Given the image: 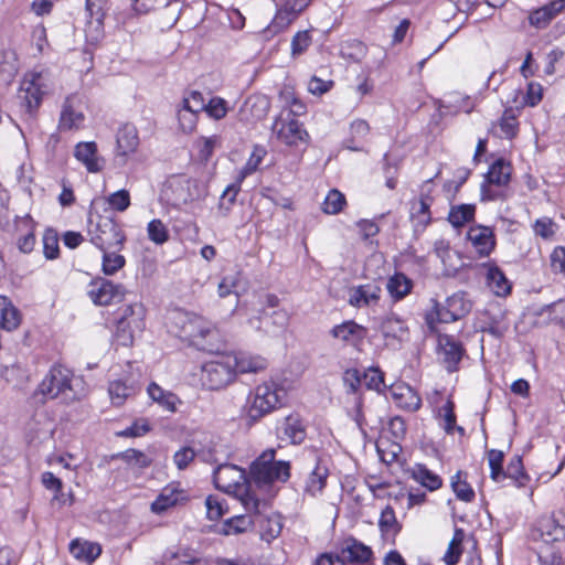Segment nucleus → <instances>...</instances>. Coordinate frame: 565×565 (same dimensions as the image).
Here are the masks:
<instances>
[{
	"instance_id": "nucleus-6",
	"label": "nucleus",
	"mask_w": 565,
	"mask_h": 565,
	"mask_svg": "<svg viewBox=\"0 0 565 565\" xmlns=\"http://www.w3.org/2000/svg\"><path fill=\"white\" fill-rule=\"evenodd\" d=\"M90 243L99 250L122 249L126 234L121 226L110 216L96 215L87 225Z\"/></svg>"
},
{
	"instance_id": "nucleus-43",
	"label": "nucleus",
	"mask_w": 565,
	"mask_h": 565,
	"mask_svg": "<svg viewBox=\"0 0 565 565\" xmlns=\"http://www.w3.org/2000/svg\"><path fill=\"white\" fill-rule=\"evenodd\" d=\"M487 284L497 296H507L511 291V285L505 275L494 265L488 266Z\"/></svg>"
},
{
	"instance_id": "nucleus-58",
	"label": "nucleus",
	"mask_w": 565,
	"mask_h": 565,
	"mask_svg": "<svg viewBox=\"0 0 565 565\" xmlns=\"http://www.w3.org/2000/svg\"><path fill=\"white\" fill-rule=\"evenodd\" d=\"M312 43L311 34L308 30L298 31L291 39V56L302 55Z\"/></svg>"
},
{
	"instance_id": "nucleus-3",
	"label": "nucleus",
	"mask_w": 565,
	"mask_h": 565,
	"mask_svg": "<svg viewBox=\"0 0 565 565\" xmlns=\"http://www.w3.org/2000/svg\"><path fill=\"white\" fill-rule=\"evenodd\" d=\"M215 487L238 498L246 511H257L260 501L249 492V483L244 469L236 465H220L213 472Z\"/></svg>"
},
{
	"instance_id": "nucleus-50",
	"label": "nucleus",
	"mask_w": 565,
	"mask_h": 565,
	"mask_svg": "<svg viewBox=\"0 0 565 565\" xmlns=\"http://www.w3.org/2000/svg\"><path fill=\"white\" fill-rule=\"evenodd\" d=\"M108 393L111 403L116 406H120L135 393V390L122 381H113L109 383Z\"/></svg>"
},
{
	"instance_id": "nucleus-12",
	"label": "nucleus",
	"mask_w": 565,
	"mask_h": 565,
	"mask_svg": "<svg viewBox=\"0 0 565 565\" xmlns=\"http://www.w3.org/2000/svg\"><path fill=\"white\" fill-rule=\"evenodd\" d=\"M309 4L308 0H278L276 13L268 26L269 31L275 33L285 31L300 17Z\"/></svg>"
},
{
	"instance_id": "nucleus-2",
	"label": "nucleus",
	"mask_w": 565,
	"mask_h": 565,
	"mask_svg": "<svg viewBox=\"0 0 565 565\" xmlns=\"http://www.w3.org/2000/svg\"><path fill=\"white\" fill-rule=\"evenodd\" d=\"M76 379L73 372L63 365H53L34 393L41 403L60 398L70 404L82 398L83 394L76 390Z\"/></svg>"
},
{
	"instance_id": "nucleus-13",
	"label": "nucleus",
	"mask_w": 565,
	"mask_h": 565,
	"mask_svg": "<svg viewBox=\"0 0 565 565\" xmlns=\"http://www.w3.org/2000/svg\"><path fill=\"white\" fill-rule=\"evenodd\" d=\"M471 310V303L466 299L463 292H456L449 296L444 303L435 302L434 313L437 320L443 323H450L463 318Z\"/></svg>"
},
{
	"instance_id": "nucleus-57",
	"label": "nucleus",
	"mask_w": 565,
	"mask_h": 565,
	"mask_svg": "<svg viewBox=\"0 0 565 565\" xmlns=\"http://www.w3.org/2000/svg\"><path fill=\"white\" fill-rule=\"evenodd\" d=\"M266 154V151L263 147H259V146H256L250 154V157L248 158L247 162L245 163V166L242 168V170L239 171L238 175H237V179H239V182H243V180L252 174L253 172H255L258 168V166L260 164V162L263 161L264 157Z\"/></svg>"
},
{
	"instance_id": "nucleus-45",
	"label": "nucleus",
	"mask_w": 565,
	"mask_h": 565,
	"mask_svg": "<svg viewBox=\"0 0 565 565\" xmlns=\"http://www.w3.org/2000/svg\"><path fill=\"white\" fill-rule=\"evenodd\" d=\"M379 527L385 539H393L401 531L395 511L391 505H386L380 515Z\"/></svg>"
},
{
	"instance_id": "nucleus-55",
	"label": "nucleus",
	"mask_w": 565,
	"mask_h": 565,
	"mask_svg": "<svg viewBox=\"0 0 565 565\" xmlns=\"http://www.w3.org/2000/svg\"><path fill=\"white\" fill-rule=\"evenodd\" d=\"M345 196L339 190L333 189L329 191L323 203L322 211L326 214L334 215L342 211L345 205Z\"/></svg>"
},
{
	"instance_id": "nucleus-32",
	"label": "nucleus",
	"mask_w": 565,
	"mask_h": 565,
	"mask_svg": "<svg viewBox=\"0 0 565 565\" xmlns=\"http://www.w3.org/2000/svg\"><path fill=\"white\" fill-rule=\"evenodd\" d=\"M372 550L355 539H348L341 548V558L351 563L364 564L371 561Z\"/></svg>"
},
{
	"instance_id": "nucleus-9",
	"label": "nucleus",
	"mask_w": 565,
	"mask_h": 565,
	"mask_svg": "<svg viewBox=\"0 0 565 565\" xmlns=\"http://www.w3.org/2000/svg\"><path fill=\"white\" fill-rule=\"evenodd\" d=\"M146 309L141 303L126 306L116 322L115 337L124 347L134 343L135 335L142 332L146 322Z\"/></svg>"
},
{
	"instance_id": "nucleus-10",
	"label": "nucleus",
	"mask_w": 565,
	"mask_h": 565,
	"mask_svg": "<svg viewBox=\"0 0 565 565\" xmlns=\"http://www.w3.org/2000/svg\"><path fill=\"white\" fill-rule=\"evenodd\" d=\"M200 381L202 386L211 391L226 387L235 381L231 356L224 355L217 360L205 362L201 367Z\"/></svg>"
},
{
	"instance_id": "nucleus-41",
	"label": "nucleus",
	"mask_w": 565,
	"mask_h": 565,
	"mask_svg": "<svg viewBox=\"0 0 565 565\" xmlns=\"http://www.w3.org/2000/svg\"><path fill=\"white\" fill-rule=\"evenodd\" d=\"M413 281L403 273H395L386 284V289L394 301H399L411 294Z\"/></svg>"
},
{
	"instance_id": "nucleus-37",
	"label": "nucleus",
	"mask_w": 565,
	"mask_h": 565,
	"mask_svg": "<svg viewBox=\"0 0 565 565\" xmlns=\"http://www.w3.org/2000/svg\"><path fill=\"white\" fill-rule=\"evenodd\" d=\"M521 115V109L515 105H511L503 110L502 116L498 120V126L501 130V137L512 139L519 131L518 118Z\"/></svg>"
},
{
	"instance_id": "nucleus-19",
	"label": "nucleus",
	"mask_w": 565,
	"mask_h": 565,
	"mask_svg": "<svg viewBox=\"0 0 565 565\" xmlns=\"http://www.w3.org/2000/svg\"><path fill=\"white\" fill-rule=\"evenodd\" d=\"M228 356L232 360L235 377L238 374H257L268 366L267 360L259 354L239 351Z\"/></svg>"
},
{
	"instance_id": "nucleus-61",
	"label": "nucleus",
	"mask_w": 565,
	"mask_h": 565,
	"mask_svg": "<svg viewBox=\"0 0 565 565\" xmlns=\"http://www.w3.org/2000/svg\"><path fill=\"white\" fill-rule=\"evenodd\" d=\"M43 253L47 259H55L58 256V236L52 228L46 230L43 234Z\"/></svg>"
},
{
	"instance_id": "nucleus-38",
	"label": "nucleus",
	"mask_w": 565,
	"mask_h": 565,
	"mask_svg": "<svg viewBox=\"0 0 565 565\" xmlns=\"http://www.w3.org/2000/svg\"><path fill=\"white\" fill-rule=\"evenodd\" d=\"M371 130L369 122L364 119H354L350 124V137L345 139V148L353 151L363 149L362 142L366 139Z\"/></svg>"
},
{
	"instance_id": "nucleus-11",
	"label": "nucleus",
	"mask_w": 565,
	"mask_h": 565,
	"mask_svg": "<svg viewBox=\"0 0 565 565\" xmlns=\"http://www.w3.org/2000/svg\"><path fill=\"white\" fill-rule=\"evenodd\" d=\"M271 131L280 142L289 147L308 145L310 140L303 125L291 117V114H285L284 111L273 122Z\"/></svg>"
},
{
	"instance_id": "nucleus-14",
	"label": "nucleus",
	"mask_w": 565,
	"mask_h": 565,
	"mask_svg": "<svg viewBox=\"0 0 565 565\" xmlns=\"http://www.w3.org/2000/svg\"><path fill=\"white\" fill-rule=\"evenodd\" d=\"M89 299L97 306H109L124 299L126 289L120 284H114L105 278L93 280L87 290Z\"/></svg>"
},
{
	"instance_id": "nucleus-22",
	"label": "nucleus",
	"mask_w": 565,
	"mask_h": 565,
	"mask_svg": "<svg viewBox=\"0 0 565 565\" xmlns=\"http://www.w3.org/2000/svg\"><path fill=\"white\" fill-rule=\"evenodd\" d=\"M467 238L479 256H489L495 247L494 233L488 226H471L467 233Z\"/></svg>"
},
{
	"instance_id": "nucleus-63",
	"label": "nucleus",
	"mask_w": 565,
	"mask_h": 565,
	"mask_svg": "<svg viewBox=\"0 0 565 565\" xmlns=\"http://www.w3.org/2000/svg\"><path fill=\"white\" fill-rule=\"evenodd\" d=\"M198 456V451L191 446H183L173 455V462L179 470H185Z\"/></svg>"
},
{
	"instance_id": "nucleus-56",
	"label": "nucleus",
	"mask_w": 565,
	"mask_h": 565,
	"mask_svg": "<svg viewBox=\"0 0 565 565\" xmlns=\"http://www.w3.org/2000/svg\"><path fill=\"white\" fill-rule=\"evenodd\" d=\"M177 116L179 127L183 132L190 134L195 129L199 114L194 113L189 106L180 105Z\"/></svg>"
},
{
	"instance_id": "nucleus-34",
	"label": "nucleus",
	"mask_w": 565,
	"mask_h": 565,
	"mask_svg": "<svg viewBox=\"0 0 565 565\" xmlns=\"http://www.w3.org/2000/svg\"><path fill=\"white\" fill-rule=\"evenodd\" d=\"M147 392L152 402L157 403L160 407L170 413H175L177 406L182 403L177 394L162 388L154 382L149 384Z\"/></svg>"
},
{
	"instance_id": "nucleus-47",
	"label": "nucleus",
	"mask_w": 565,
	"mask_h": 565,
	"mask_svg": "<svg viewBox=\"0 0 565 565\" xmlns=\"http://www.w3.org/2000/svg\"><path fill=\"white\" fill-rule=\"evenodd\" d=\"M465 537V531L460 527H456L452 539L450 540L447 551L443 557L447 565H456L460 561Z\"/></svg>"
},
{
	"instance_id": "nucleus-24",
	"label": "nucleus",
	"mask_w": 565,
	"mask_h": 565,
	"mask_svg": "<svg viewBox=\"0 0 565 565\" xmlns=\"http://www.w3.org/2000/svg\"><path fill=\"white\" fill-rule=\"evenodd\" d=\"M535 533L537 534L535 539H540L546 544L558 542L565 539V523L552 515L542 516L537 521Z\"/></svg>"
},
{
	"instance_id": "nucleus-60",
	"label": "nucleus",
	"mask_w": 565,
	"mask_h": 565,
	"mask_svg": "<svg viewBox=\"0 0 565 565\" xmlns=\"http://www.w3.org/2000/svg\"><path fill=\"white\" fill-rule=\"evenodd\" d=\"M148 237L153 243L161 245L169 238V232L161 220L154 218L148 223Z\"/></svg>"
},
{
	"instance_id": "nucleus-26",
	"label": "nucleus",
	"mask_w": 565,
	"mask_h": 565,
	"mask_svg": "<svg viewBox=\"0 0 565 565\" xmlns=\"http://www.w3.org/2000/svg\"><path fill=\"white\" fill-rule=\"evenodd\" d=\"M565 9V0H552L529 14V23L536 29H545Z\"/></svg>"
},
{
	"instance_id": "nucleus-17",
	"label": "nucleus",
	"mask_w": 565,
	"mask_h": 565,
	"mask_svg": "<svg viewBox=\"0 0 565 565\" xmlns=\"http://www.w3.org/2000/svg\"><path fill=\"white\" fill-rule=\"evenodd\" d=\"M289 322V313L285 309H275L271 312L262 310L258 316L250 317L248 324L257 331L274 333L284 330Z\"/></svg>"
},
{
	"instance_id": "nucleus-33",
	"label": "nucleus",
	"mask_w": 565,
	"mask_h": 565,
	"mask_svg": "<svg viewBox=\"0 0 565 565\" xmlns=\"http://www.w3.org/2000/svg\"><path fill=\"white\" fill-rule=\"evenodd\" d=\"M70 553L78 561L92 564L102 554L98 543L75 539L70 543Z\"/></svg>"
},
{
	"instance_id": "nucleus-21",
	"label": "nucleus",
	"mask_w": 565,
	"mask_h": 565,
	"mask_svg": "<svg viewBox=\"0 0 565 565\" xmlns=\"http://www.w3.org/2000/svg\"><path fill=\"white\" fill-rule=\"evenodd\" d=\"M74 157L90 173L100 172L105 161L98 156L97 145L94 141H82L75 146Z\"/></svg>"
},
{
	"instance_id": "nucleus-46",
	"label": "nucleus",
	"mask_w": 565,
	"mask_h": 565,
	"mask_svg": "<svg viewBox=\"0 0 565 565\" xmlns=\"http://www.w3.org/2000/svg\"><path fill=\"white\" fill-rule=\"evenodd\" d=\"M255 524V514L252 515H236L227 519L221 527V533L224 535H233L246 532Z\"/></svg>"
},
{
	"instance_id": "nucleus-28",
	"label": "nucleus",
	"mask_w": 565,
	"mask_h": 565,
	"mask_svg": "<svg viewBox=\"0 0 565 565\" xmlns=\"http://www.w3.org/2000/svg\"><path fill=\"white\" fill-rule=\"evenodd\" d=\"M391 395L396 405L403 409L415 412L422 406L420 396L407 384L393 385Z\"/></svg>"
},
{
	"instance_id": "nucleus-53",
	"label": "nucleus",
	"mask_w": 565,
	"mask_h": 565,
	"mask_svg": "<svg viewBox=\"0 0 565 565\" xmlns=\"http://www.w3.org/2000/svg\"><path fill=\"white\" fill-rule=\"evenodd\" d=\"M451 488L456 497L461 501L471 502L475 499V491L467 480L462 478L461 471H458L451 478Z\"/></svg>"
},
{
	"instance_id": "nucleus-51",
	"label": "nucleus",
	"mask_w": 565,
	"mask_h": 565,
	"mask_svg": "<svg viewBox=\"0 0 565 565\" xmlns=\"http://www.w3.org/2000/svg\"><path fill=\"white\" fill-rule=\"evenodd\" d=\"M241 184L242 182L237 179L235 183L227 185L223 191L218 202V211L223 216H226L234 205L236 196L241 191Z\"/></svg>"
},
{
	"instance_id": "nucleus-5",
	"label": "nucleus",
	"mask_w": 565,
	"mask_h": 565,
	"mask_svg": "<svg viewBox=\"0 0 565 565\" xmlns=\"http://www.w3.org/2000/svg\"><path fill=\"white\" fill-rule=\"evenodd\" d=\"M512 166L509 161L499 158L494 160L480 185V198L482 202L504 201L511 195L510 181Z\"/></svg>"
},
{
	"instance_id": "nucleus-48",
	"label": "nucleus",
	"mask_w": 565,
	"mask_h": 565,
	"mask_svg": "<svg viewBox=\"0 0 565 565\" xmlns=\"http://www.w3.org/2000/svg\"><path fill=\"white\" fill-rule=\"evenodd\" d=\"M475 204H459L450 207L448 221L454 227H461L475 218Z\"/></svg>"
},
{
	"instance_id": "nucleus-49",
	"label": "nucleus",
	"mask_w": 565,
	"mask_h": 565,
	"mask_svg": "<svg viewBox=\"0 0 565 565\" xmlns=\"http://www.w3.org/2000/svg\"><path fill=\"white\" fill-rule=\"evenodd\" d=\"M121 249L100 250L103 253L102 271L106 276H113L126 265L125 257L119 254Z\"/></svg>"
},
{
	"instance_id": "nucleus-27",
	"label": "nucleus",
	"mask_w": 565,
	"mask_h": 565,
	"mask_svg": "<svg viewBox=\"0 0 565 565\" xmlns=\"http://www.w3.org/2000/svg\"><path fill=\"white\" fill-rule=\"evenodd\" d=\"M382 289L375 284H365L350 290L349 303L355 308L376 305L381 298Z\"/></svg>"
},
{
	"instance_id": "nucleus-39",
	"label": "nucleus",
	"mask_w": 565,
	"mask_h": 565,
	"mask_svg": "<svg viewBox=\"0 0 565 565\" xmlns=\"http://www.w3.org/2000/svg\"><path fill=\"white\" fill-rule=\"evenodd\" d=\"M328 476V467L318 461L307 479L305 492L313 498L320 495L327 484Z\"/></svg>"
},
{
	"instance_id": "nucleus-30",
	"label": "nucleus",
	"mask_w": 565,
	"mask_h": 565,
	"mask_svg": "<svg viewBox=\"0 0 565 565\" xmlns=\"http://www.w3.org/2000/svg\"><path fill=\"white\" fill-rule=\"evenodd\" d=\"M543 98V86L537 82H529L526 90L516 89L511 99V104L515 105L519 109L525 107L537 106Z\"/></svg>"
},
{
	"instance_id": "nucleus-36",
	"label": "nucleus",
	"mask_w": 565,
	"mask_h": 565,
	"mask_svg": "<svg viewBox=\"0 0 565 565\" xmlns=\"http://www.w3.org/2000/svg\"><path fill=\"white\" fill-rule=\"evenodd\" d=\"M21 323V313L11 300L0 296V328L7 331L15 330Z\"/></svg>"
},
{
	"instance_id": "nucleus-16",
	"label": "nucleus",
	"mask_w": 565,
	"mask_h": 565,
	"mask_svg": "<svg viewBox=\"0 0 565 565\" xmlns=\"http://www.w3.org/2000/svg\"><path fill=\"white\" fill-rule=\"evenodd\" d=\"M140 145L138 130L132 125L121 126L116 135L115 157L120 164H126L129 158L134 156Z\"/></svg>"
},
{
	"instance_id": "nucleus-64",
	"label": "nucleus",
	"mask_w": 565,
	"mask_h": 565,
	"mask_svg": "<svg viewBox=\"0 0 565 565\" xmlns=\"http://www.w3.org/2000/svg\"><path fill=\"white\" fill-rule=\"evenodd\" d=\"M110 207L118 212H125L130 206V194L127 190H118L107 198Z\"/></svg>"
},
{
	"instance_id": "nucleus-4",
	"label": "nucleus",
	"mask_w": 565,
	"mask_h": 565,
	"mask_svg": "<svg viewBox=\"0 0 565 565\" xmlns=\"http://www.w3.org/2000/svg\"><path fill=\"white\" fill-rule=\"evenodd\" d=\"M285 390L277 382L269 380L256 385L247 395L245 411L253 420H258L284 404Z\"/></svg>"
},
{
	"instance_id": "nucleus-7",
	"label": "nucleus",
	"mask_w": 565,
	"mask_h": 565,
	"mask_svg": "<svg viewBox=\"0 0 565 565\" xmlns=\"http://www.w3.org/2000/svg\"><path fill=\"white\" fill-rule=\"evenodd\" d=\"M250 477L258 487L286 482L290 477L289 461L276 460V450L266 449L253 461Z\"/></svg>"
},
{
	"instance_id": "nucleus-1",
	"label": "nucleus",
	"mask_w": 565,
	"mask_h": 565,
	"mask_svg": "<svg viewBox=\"0 0 565 565\" xmlns=\"http://www.w3.org/2000/svg\"><path fill=\"white\" fill-rule=\"evenodd\" d=\"M167 326L171 334L201 350H206L207 342L217 335V329L212 321L181 309L169 313Z\"/></svg>"
},
{
	"instance_id": "nucleus-54",
	"label": "nucleus",
	"mask_w": 565,
	"mask_h": 565,
	"mask_svg": "<svg viewBox=\"0 0 565 565\" xmlns=\"http://www.w3.org/2000/svg\"><path fill=\"white\" fill-rule=\"evenodd\" d=\"M118 458L124 460L127 465L145 469L152 463V459L145 452L137 449H127L117 455Z\"/></svg>"
},
{
	"instance_id": "nucleus-52",
	"label": "nucleus",
	"mask_w": 565,
	"mask_h": 565,
	"mask_svg": "<svg viewBox=\"0 0 565 565\" xmlns=\"http://www.w3.org/2000/svg\"><path fill=\"white\" fill-rule=\"evenodd\" d=\"M205 508L206 518L211 521H217L228 512L225 500L212 494L206 497Z\"/></svg>"
},
{
	"instance_id": "nucleus-42",
	"label": "nucleus",
	"mask_w": 565,
	"mask_h": 565,
	"mask_svg": "<svg viewBox=\"0 0 565 565\" xmlns=\"http://www.w3.org/2000/svg\"><path fill=\"white\" fill-rule=\"evenodd\" d=\"M433 189V180H426L422 185V193L418 201V207L416 212L413 213V217H415L419 224L427 225L430 222L429 207L433 202V198L430 196V192Z\"/></svg>"
},
{
	"instance_id": "nucleus-44",
	"label": "nucleus",
	"mask_w": 565,
	"mask_h": 565,
	"mask_svg": "<svg viewBox=\"0 0 565 565\" xmlns=\"http://www.w3.org/2000/svg\"><path fill=\"white\" fill-rule=\"evenodd\" d=\"M284 434L295 445L301 444L306 438V426L298 414H290L284 422Z\"/></svg>"
},
{
	"instance_id": "nucleus-59",
	"label": "nucleus",
	"mask_w": 565,
	"mask_h": 565,
	"mask_svg": "<svg viewBox=\"0 0 565 565\" xmlns=\"http://www.w3.org/2000/svg\"><path fill=\"white\" fill-rule=\"evenodd\" d=\"M504 455L501 450L491 449L488 451V461L491 470L492 480L499 482L503 478H505L504 471L502 469Z\"/></svg>"
},
{
	"instance_id": "nucleus-29",
	"label": "nucleus",
	"mask_w": 565,
	"mask_h": 565,
	"mask_svg": "<svg viewBox=\"0 0 565 565\" xmlns=\"http://www.w3.org/2000/svg\"><path fill=\"white\" fill-rule=\"evenodd\" d=\"M169 189L173 193L174 204H186L196 195V183L186 177H177L169 182Z\"/></svg>"
},
{
	"instance_id": "nucleus-31",
	"label": "nucleus",
	"mask_w": 565,
	"mask_h": 565,
	"mask_svg": "<svg viewBox=\"0 0 565 565\" xmlns=\"http://www.w3.org/2000/svg\"><path fill=\"white\" fill-rule=\"evenodd\" d=\"M380 331L386 340L403 341L408 334L405 321L395 313H388L382 319Z\"/></svg>"
},
{
	"instance_id": "nucleus-35",
	"label": "nucleus",
	"mask_w": 565,
	"mask_h": 565,
	"mask_svg": "<svg viewBox=\"0 0 565 565\" xmlns=\"http://www.w3.org/2000/svg\"><path fill=\"white\" fill-rule=\"evenodd\" d=\"M15 230L20 234L18 247L22 253H30L35 246L34 222L30 215L15 221Z\"/></svg>"
},
{
	"instance_id": "nucleus-62",
	"label": "nucleus",
	"mask_w": 565,
	"mask_h": 565,
	"mask_svg": "<svg viewBox=\"0 0 565 565\" xmlns=\"http://www.w3.org/2000/svg\"><path fill=\"white\" fill-rule=\"evenodd\" d=\"M542 312L547 315L551 322H554L565 329V299H561L546 306Z\"/></svg>"
},
{
	"instance_id": "nucleus-20",
	"label": "nucleus",
	"mask_w": 565,
	"mask_h": 565,
	"mask_svg": "<svg viewBox=\"0 0 565 565\" xmlns=\"http://www.w3.org/2000/svg\"><path fill=\"white\" fill-rule=\"evenodd\" d=\"M331 337L349 345L358 347L367 337V329L354 320H347L330 330Z\"/></svg>"
},
{
	"instance_id": "nucleus-15",
	"label": "nucleus",
	"mask_w": 565,
	"mask_h": 565,
	"mask_svg": "<svg viewBox=\"0 0 565 565\" xmlns=\"http://www.w3.org/2000/svg\"><path fill=\"white\" fill-rule=\"evenodd\" d=\"M83 104L77 95H68L61 107L58 129L61 131L78 130L84 127Z\"/></svg>"
},
{
	"instance_id": "nucleus-23",
	"label": "nucleus",
	"mask_w": 565,
	"mask_h": 565,
	"mask_svg": "<svg viewBox=\"0 0 565 565\" xmlns=\"http://www.w3.org/2000/svg\"><path fill=\"white\" fill-rule=\"evenodd\" d=\"M188 499L185 491L179 483H171L164 487L157 499L151 503V511L160 514L168 509Z\"/></svg>"
},
{
	"instance_id": "nucleus-18",
	"label": "nucleus",
	"mask_w": 565,
	"mask_h": 565,
	"mask_svg": "<svg viewBox=\"0 0 565 565\" xmlns=\"http://www.w3.org/2000/svg\"><path fill=\"white\" fill-rule=\"evenodd\" d=\"M462 344L449 334L438 335V356L449 372L457 370V365L463 355Z\"/></svg>"
},
{
	"instance_id": "nucleus-40",
	"label": "nucleus",
	"mask_w": 565,
	"mask_h": 565,
	"mask_svg": "<svg viewBox=\"0 0 565 565\" xmlns=\"http://www.w3.org/2000/svg\"><path fill=\"white\" fill-rule=\"evenodd\" d=\"M411 476L429 491L438 490L443 486V479L422 463H416L412 468Z\"/></svg>"
},
{
	"instance_id": "nucleus-25",
	"label": "nucleus",
	"mask_w": 565,
	"mask_h": 565,
	"mask_svg": "<svg viewBox=\"0 0 565 565\" xmlns=\"http://www.w3.org/2000/svg\"><path fill=\"white\" fill-rule=\"evenodd\" d=\"M260 505H265L264 502H260L257 511H247L248 513L255 514V524H257L260 529L262 539L270 542L275 537H277L282 529L281 516L277 513H270L269 515H265L260 511Z\"/></svg>"
},
{
	"instance_id": "nucleus-8",
	"label": "nucleus",
	"mask_w": 565,
	"mask_h": 565,
	"mask_svg": "<svg viewBox=\"0 0 565 565\" xmlns=\"http://www.w3.org/2000/svg\"><path fill=\"white\" fill-rule=\"evenodd\" d=\"M45 93L44 73L36 71L28 72L20 83L17 95L21 110L25 115L33 117L41 106Z\"/></svg>"
}]
</instances>
